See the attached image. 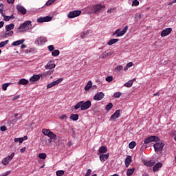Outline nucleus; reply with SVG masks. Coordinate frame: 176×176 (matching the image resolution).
<instances>
[{
  "label": "nucleus",
  "instance_id": "obj_1",
  "mask_svg": "<svg viewBox=\"0 0 176 176\" xmlns=\"http://www.w3.org/2000/svg\"><path fill=\"white\" fill-rule=\"evenodd\" d=\"M91 107V101L87 100L86 102L82 100L79 102H78L75 106H74V109L77 110L80 108L81 111H86L87 109H89Z\"/></svg>",
  "mask_w": 176,
  "mask_h": 176
},
{
  "label": "nucleus",
  "instance_id": "obj_2",
  "mask_svg": "<svg viewBox=\"0 0 176 176\" xmlns=\"http://www.w3.org/2000/svg\"><path fill=\"white\" fill-rule=\"evenodd\" d=\"M32 22L31 21H26L23 23L21 24V25L17 29V32H25L30 30V27L32 25Z\"/></svg>",
  "mask_w": 176,
  "mask_h": 176
},
{
  "label": "nucleus",
  "instance_id": "obj_3",
  "mask_svg": "<svg viewBox=\"0 0 176 176\" xmlns=\"http://www.w3.org/2000/svg\"><path fill=\"white\" fill-rule=\"evenodd\" d=\"M41 132L43 133V134H44V135H47V137L51 138V140H56V138H57V135L53 132L50 131V130L49 129H43Z\"/></svg>",
  "mask_w": 176,
  "mask_h": 176
},
{
  "label": "nucleus",
  "instance_id": "obj_4",
  "mask_svg": "<svg viewBox=\"0 0 176 176\" xmlns=\"http://www.w3.org/2000/svg\"><path fill=\"white\" fill-rule=\"evenodd\" d=\"M160 138L158 136H150L144 139V144H151V142H159Z\"/></svg>",
  "mask_w": 176,
  "mask_h": 176
},
{
  "label": "nucleus",
  "instance_id": "obj_5",
  "mask_svg": "<svg viewBox=\"0 0 176 176\" xmlns=\"http://www.w3.org/2000/svg\"><path fill=\"white\" fill-rule=\"evenodd\" d=\"M13 157H14V153H12L10 155L7 156L4 159H3L1 162L2 164H3V166H8V164H9Z\"/></svg>",
  "mask_w": 176,
  "mask_h": 176
},
{
  "label": "nucleus",
  "instance_id": "obj_6",
  "mask_svg": "<svg viewBox=\"0 0 176 176\" xmlns=\"http://www.w3.org/2000/svg\"><path fill=\"white\" fill-rule=\"evenodd\" d=\"M102 8H105V6L101 4H98L92 6L91 10H92V13H95V14H98V13H100V10H101Z\"/></svg>",
  "mask_w": 176,
  "mask_h": 176
},
{
  "label": "nucleus",
  "instance_id": "obj_7",
  "mask_svg": "<svg viewBox=\"0 0 176 176\" xmlns=\"http://www.w3.org/2000/svg\"><path fill=\"white\" fill-rule=\"evenodd\" d=\"M81 14H82V11L80 10H74L70 12L68 14L67 17H69V19H75V17H78V16H80Z\"/></svg>",
  "mask_w": 176,
  "mask_h": 176
},
{
  "label": "nucleus",
  "instance_id": "obj_8",
  "mask_svg": "<svg viewBox=\"0 0 176 176\" xmlns=\"http://www.w3.org/2000/svg\"><path fill=\"white\" fill-rule=\"evenodd\" d=\"M52 16H49L45 17L40 16L37 19V23H47L49 21H52Z\"/></svg>",
  "mask_w": 176,
  "mask_h": 176
},
{
  "label": "nucleus",
  "instance_id": "obj_9",
  "mask_svg": "<svg viewBox=\"0 0 176 176\" xmlns=\"http://www.w3.org/2000/svg\"><path fill=\"white\" fill-rule=\"evenodd\" d=\"M154 149L155 152H160V151H163V148H164V144L163 143H156L153 145Z\"/></svg>",
  "mask_w": 176,
  "mask_h": 176
},
{
  "label": "nucleus",
  "instance_id": "obj_10",
  "mask_svg": "<svg viewBox=\"0 0 176 176\" xmlns=\"http://www.w3.org/2000/svg\"><path fill=\"white\" fill-rule=\"evenodd\" d=\"M104 97H105V94L102 92H98L94 96V100L95 101H101Z\"/></svg>",
  "mask_w": 176,
  "mask_h": 176
},
{
  "label": "nucleus",
  "instance_id": "obj_11",
  "mask_svg": "<svg viewBox=\"0 0 176 176\" xmlns=\"http://www.w3.org/2000/svg\"><path fill=\"white\" fill-rule=\"evenodd\" d=\"M42 76H43V74L33 75L29 80L30 83H34V82H37V80H39Z\"/></svg>",
  "mask_w": 176,
  "mask_h": 176
},
{
  "label": "nucleus",
  "instance_id": "obj_12",
  "mask_svg": "<svg viewBox=\"0 0 176 176\" xmlns=\"http://www.w3.org/2000/svg\"><path fill=\"white\" fill-rule=\"evenodd\" d=\"M172 31L173 29L171 28H166L161 32V36H167L168 35H170V34H171Z\"/></svg>",
  "mask_w": 176,
  "mask_h": 176
},
{
  "label": "nucleus",
  "instance_id": "obj_13",
  "mask_svg": "<svg viewBox=\"0 0 176 176\" xmlns=\"http://www.w3.org/2000/svg\"><path fill=\"white\" fill-rule=\"evenodd\" d=\"M45 69H53V68H56V64H54V61L50 60L45 66Z\"/></svg>",
  "mask_w": 176,
  "mask_h": 176
},
{
  "label": "nucleus",
  "instance_id": "obj_14",
  "mask_svg": "<svg viewBox=\"0 0 176 176\" xmlns=\"http://www.w3.org/2000/svg\"><path fill=\"white\" fill-rule=\"evenodd\" d=\"M16 8L17 12H19V13H21V14H26L27 10L25 9V8L23 7L22 6L17 5Z\"/></svg>",
  "mask_w": 176,
  "mask_h": 176
},
{
  "label": "nucleus",
  "instance_id": "obj_15",
  "mask_svg": "<svg viewBox=\"0 0 176 176\" xmlns=\"http://www.w3.org/2000/svg\"><path fill=\"white\" fill-rule=\"evenodd\" d=\"M127 30H129V26H125L123 30L122 31H120V32H118L116 34V38H119L120 36H123V35H124V34H126L127 32Z\"/></svg>",
  "mask_w": 176,
  "mask_h": 176
},
{
  "label": "nucleus",
  "instance_id": "obj_16",
  "mask_svg": "<svg viewBox=\"0 0 176 176\" xmlns=\"http://www.w3.org/2000/svg\"><path fill=\"white\" fill-rule=\"evenodd\" d=\"M120 116V110H116L115 113L111 116L110 120H115Z\"/></svg>",
  "mask_w": 176,
  "mask_h": 176
},
{
  "label": "nucleus",
  "instance_id": "obj_17",
  "mask_svg": "<svg viewBox=\"0 0 176 176\" xmlns=\"http://www.w3.org/2000/svg\"><path fill=\"white\" fill-rule=\"evenodd\" d=\"M162 167H163V164H162V162H158L154 165L153 170L154 173H156V171H159V168H162Z\"/></svg>",
  "mask_w": 176,
  "mask_h": 176
},
{
  "label": "nucleus",
  "instance_id": "obj_18",
  "mask_svg": "<svg viewBox=\"0 0 176 176\" xmlns=\"http://www.w3.org/2000/svg\"><path fill=\"white\" fill-rule=\"evenodd\" d=\"M132 159L133 157H131V156L130 155H127L125 160H124V163H125V166L126 167H129V166H130V164L132 162Z\"/></svg>",
  "mask_w": 176,
  "mask_h": 176
},
{
  "label": "nucleus",
  "instance_id": "obj_19",
  "mask_svg": "<svg viewBox=\"0 0 176 176\" xmlns=\"http://www.w3.org/2000/svg\"><path fill=\"white\" fill-rule=\"evenodd\" d=\"M36 42L38 45H43V43L47 42V40L46 38L41 36L36 39Z\"/></svg>",
  "mask_w": 176,
  "mask_h": 176
},
{
  "label": "nucleus",
  "instance_id": "obj_20",
  "mask_svg": "<svg viewBox=\"0 0 176 176\" xmlns=\"http://www.w3.org/2000/svg\"><path fill=\"white\" fill-rule=\"evenodd\" d=\"M108 157H109V153L102 154L99 157L100 162H106V160H108Z\"/></svg>",
  "mask_w": 176,
  "mask_h": 176
},
{
  "label": "nucleus",
  "instance_id": "obj_21",
  "mask_svg": "<svg viewBox=\"0 0 176 176\" xmlns=\"http://www.w3.org/2000/svg\"><path fill=\"white\" fill-rule=\"evenodd\" d=\"M25 41V39L18 40L16 41H14L12 43V46H19V45H23V43H24Z\"/></svg>",
  "mask_w": 176,
  "mask_h": 176
},
{
  "label": "nucleus",
  "instance_id": "obj_22",
  "mask_svg": "<svg viewBox=\"0 0 176 176\" xmlns=\"http://www.w3.org/2000/svg\"><path fill=\"white\" fill-rule=\"evenodd\" d=\"M108 152V148L105 146H102L100 147L98 153H107Z\"/></svg>",
  "mask_w": 176,
  "mask_h": 176
},
{
  "label": "nucleus",
  "instance_id": "obj_23",
  "mask_svg": "<svg viewBox=\"0 0 176 176\" xmlns=\"http://www.w3.org/2000/svg\"><path fill=\"white\" fill-rule=\"evenodd\" d=\"M119 42V39L118 38H111L109 41V42L107 43V45H109V46H112V45H115V43Z\"/></svg>",
  "mask_w": 176,
  "mask_h": 176
},
{
  "label": "nucleus",
  "instance_id": "obj_24",
  "mask_svg": "<svg viewBox=\"0 0 176 176\" xmlns=\"http://www.w3.org/2000/svg\"><path fill=\"white\" fill-rule=\"evenodd\" d=\"M155 160H151L148 162H144V166H146L147 167H151L152 166H155Z\"/></svg>",
  "mask_w": 176,
  "mask_h": 176
},
{
  "label": "nucleus",
  "instance_id": "obj_25",
  "mask_svg": "<svg viewBox=\"0 0 176 176\" xmlns=\"http://www.w3.org/2000/svg\"><path fill=\"white\" fill-rule=\"evenodd\" d=\"M93 86V82H91V80H89L86 86L85 87V91H87L88 90H90Z\"/></svg>",
  "mask_w": 176,
  "mask_h": 176
},
{
  "label": "nucleus",
  "instance_id": "obj_26",
  "mask_svg": "<svg viewBox=\"0 0 176 176\" xmlns=\"http://www.w3.org/2000/svg\"><path fill=\"white\" fill-rule=\"evenodd\" d=\"M14 23H11V24L7 25L6 26V30L7 32H9V31H10L12 30H14Z\"/></svg>",
  "mask_w": 176,
  "mask_h": 176
},
{
  "label": "nucleus",
  "instance_id": "obj_27",
  "mask_svg": "<svg viewBox=\"0 0 176 176\" xmlns=\"http://www.w3.org/2000/svg\"><path fill=\"white\" fill-rule=\"evenodd\" d=\"M70 119L72 120H74V122H76L78 119H79V114H72L70 115Z\"/></svg>",
  "mask_w": 176,
  "mask_h": 176
},
{
  "label": "nucleus",
  "instance_id": "obj_28",
  "mask_svg": "<svg viewBox=\"0 0 176 176\" xmlns=\"http://www.w3.org/2000/svg\"><path fill=\"white\" fill-rule=\"evenodd\" d=\"M135 171V168H129L126 171V175L131 176L132 174H134Z\"/></svg>",
  "mask_w": 176,
  "mask_h": 176
},
{
  "label": "nucleus",
  "instance_id": "obj_29",
  "mask_svg": "<svg viewBox=\"0 0 176 176\" xmlns=\"http://www.w3.org/2000/svg\"><path fill=\"white\" fill-rule=\"evenodd\" d=\"M29 81L25 78H22L19 81V85H28Z\"/></svg>",
  "mask_w": 176,
  "mask_h": 176
},
{
  "label": "nucleus",
  "instance_id": "obj_30",
  "mask_svg": "<svg viewBox=\"0 0 176 176\" xmlns=\"http://www.w3.org/2000/svg\"><path fill=\"white\" fill-rule=\"evenodd\" d=\"M14 19V16L12 14L11 16H4L3 19L4 21H9L10 20H13Z\"/></svg>",
  "mask_w": 176,
  "mask_h": 176
},
{
  "label": "nucleus",
  "instance_id": "obj_31",
  "mask_svg": "<svg viewBox=\"0 0 176 176\" xmlns=\"http://www.w3.org/2000/svg\"><path fill=\"white\" fill-rule=\"evenodd\" d=\"M53 72H54V70H48V71L44 72L43 74H42L41 75H43V76H45V78H46V76H49L50 75H52V74H53Z\"/></svg>",
  "mask_w": 176,
  "mask_h": 176
},
{
  "label": "nucleus",
  "instance_id": "obj_32",
  "mask_svg": "<svg viewBox=\"0 0 176 176\" xmlns=\"http://www.w3.org/2000/svg\"><path fill=\"white\" fill-rule=\"evenodd\" d=\"M52 56H53V57H57L58 56H60V50H55L52 51Z\"/></svg>",
  "mask_w": 176,
  "mask_h": 176
},
{
  "label": "nucleus",
  "instance_id": "obj_33",
  "mask_svg": "<svg viewBox=\"0 0 176 176\" xmlns=\"http://www.w3.org/2000/svg\"><path fill=\"white\" fill-rule=\"evenodd\" d=\"M137 145V143L134 141H132L129 144V149H134L135 148V146Z\"/></svg>",
  "mask_w": 176,
  "mask_h": 176
},
{
  "label": "nucleus",
  "instance_id": "obj_34",
  "mask_svg": "<svg viewBox=\"0 0 176 176\" xmlns=\"http://www.w3.org/2000/svg\"><path fill=\"white\" fill-rule=\"evenodd\" d=\"M63 80V78H58V80L52 82L54 86H57V85H60V83Z\"/></svg>",
  "mask_w": 176,
  "mask_h": 176
},
{
  "label": "nucleus",
  "instance_id": "obj_35",
  "mask_svg": "<svg viewBox=\"0 0 176 176\" xmlns=\"http://www.w3.org/2000/svg\"><path fill=\"white\" fill-rule=\"evenodd\" d=\"M9 43V40H6L5 41H1L0 43V47H3Z\"/></svg>",
  "mask_w": 176,
  "mask_h": 176
},
{
  "label": "nucleus",
  "instance_id": "obj_36",
  "mask_svg": "<svg viewBox=\"0 0 176 176\" xmlns=\"http://www.w3.org/2000/svg\"><path fill=\"white\" fill-rule=\"evenodd\" d=\"M10 85V83L3 84L2 90H3V91H6V90H8V87H9Z\"/></svg>",
  "mask_w": 176,
  "mask_h": 176
},
{
  "label": "nucleus",
  "instance_id": "obj_37",
  "mask_svg": "<svg viewBox=\"0 0 176 176\" xmlns=\"http://www.w3.org/2000/svg\"><path fill=\"white\" fill-rule=\"evenodd\" d=\"M113 108V104L109 103L107 105H106L105 109L106 111H110V109H112Z\"/></svg>",
  "mask_w": 176,
  "mask_h": 176
},
{
  "label": "nucleus",
  "instance_id": "obj_38",
  "mask_svg": "<svg viewBox=\"0 0 176 176\" xmlns=\"http://www.w3.org/2000/svg\"><path fill=\"white\" fill-rule=\"evenodd\" d=\"M122 70H123V66L122 65H118L115 68L116 72H120V71H122Z\"/></svg>",
  "mask_w": 176,
  "mask_h": 176
},
{
  "label": "nucleus",
  "instance_id": "obj_39",
  "mask_svg": "<svg viewBox=\"0 0 176 176\" xmlns=\"http://www.w3.org/2000/svg\"><path fill=\"white\" fill-rule=\"evenodd\" d=\"M56 174L57 176H63L64 174H65V172L64 170H57Z\"/></svg>",
  "mask_w": 176,
  "mask_h": 176
},
{
  "label": "nucleus",
  "instance_id": "obj_40",
  "mask_svg": "<svg viewBox=\"0 0 176 176\" xmlns=\"http://www.w3.org/2000/svg\"><path fill=\"white\" fill-rule=\"evenodd\" d=\"M125 87H131L133 86V80H129L124 84Z\"/></svg>",
  "mask_w": 176,
  "mask_h": 176
},
{
  "label": "nucleus",
  "instance_id": "obj_41",
  "mask_svg": "<svg viewBox=\"0 0 176 176\" xmlns=\"http://www.w3.org/2000/svg\"><path fill=\"white\" fill-rule=\"evenodd\" d=\"M57 0H48L47 2L45 3V6H50L52 3H54Z\"/></svg>",
  "mask_w": 176,
  "mask_h": 176
},
{
  "label": "nucleus",
  "instance_id": "obj_42",
  "mask_svg": "<svg viewBox=\"0 0 176 176\" xmlns=\"http://www.w3.org/2000/svg\"><path fill=\"white\" fill-rule=\"evenodd\" d=\"M13 35V31H10L8 32L5 33V38H7V36H12Z\"/></svg>",
  "mask_w": 176,
  "mask_h": 176
},
{
  "label": "nucleus",
  "instance_id": "obj_43",
  "mask_svg": "<svg viewBox=\"0 0 176 176\" xmlns=\"http://www.w3.org/2000/svg\"><path fill=\"white\" fill-rule=\"evenodd\" d=\"M38 157L39 159H43V160L46 159V153H40L38 155Z\"/></svg>",
  "mask_w": 176,
  "mask_h": 176
},
{
  "label": "nucleus",
  "instance_id": "obj_44",
  "mask_svg": "<svg viewBox=\"0 0 176 176\" xmlns=\"http://www.w3.org/2000/svg\"><path fill=\"white\" fill-rule=\"evenodd\" d=\"M140 5V1L138 0H133L132 3V6H138Z\"/></svg>",
  "mask_w": 176,
  "mask_h": 176
},
{
  "label": "nucleus",
  "instance_id": "obj_45",
  "mask_svg": "<svg viewBox=\"0 0 176 176\" xmlns=\"http://www.w3.org/2000/svg\"><path fill=\"white\" fill-rule=\"evenodd\" d=\"M120 96H122V93H120V92H116V93H114V95H113L115 98H119V97H120Z\"/></svg>",
  "mask_w": 176,
  "mask_h": 176
},
{
  "label": "nucleus",
  "instance_id": "obj_46",
  "mask_svg": "<svg viewBox=\"0 0 176 176\" xmlns=\"http://www.w3.org/2000/svg\"><path fill=\"white\" fill-rule=\"evenodd\" d=\"M48 50L50 52H54V45H49L48 46Z\"/></svg>",
  "mask_w": 176,
  "mask_h": 176
},
{
  "label": "nucleus",
  "instance_id": "obj_47",
  "mask_svg": "<svg viewBox=\"0 0 176 176\" xmlns=\"http://www.w3.org/2000/svg\"><path fill=\"white\" fill-rule=\"evenodd\" d=\"M112 80H113V77H112V76H107L106 78L107 82H112Z\"/></svg>",
  "mask_w": 176,
  "mask_h": 176
},
{
  "label": "nucleus",
  "instance_id": "obj_48",
  "mask_svg": "<svg viewBox=\"0 0 176 176\" xmlns=\"http://www.w3.org/2000/svg\"><path fill=\"white\" fill-rule=\"evenodd\" d=\"M90 175H91V169H88L85 176H90Z\"/></svg>",
  "mask_w": 176,
  "mask_h": 176
},
{
  "label": "nucleus",
  "instance_id": "obj_49",
  "mask_svg": "<svg viewBox=\"0 0 176 176\" xmlns=\"http://www.w3.org/2000/svg\"><path fill=\"white\" fill-rule=\"evenodd\" d=\"M90 175H91V169H88L85 176H90Z\"/></svg>",
  "mask_w": 176,
  "mask_h": 176
},
{
  "label": "nucleus",
  "instance_id": "obj_50",
  "mask_svg": "<svg viewBox=\"0 0 176 176\" xmlns=\"http://www.w3.org/2000/svg\"><path fill=\"white\" fill-rule=\"evenodd\" d=\"M90 175H91V169H88L85 176H90Z\"/></svg>",
  "mask_w": 176,
  "mask_h": 176
},
{
  "label": "nucleus",
  "instance_id": "obj_51",
  "mask_svg": "<svg viewBox=\"0 0 176 176\" xmlns=\"http://www.w3.org/2000/svg\"><path fill=\"white\" fill-rule=\"evenodd\" d=\"M54 86V85L53 84V82H52L47 85V89H52V87H53Z\"/></svg>",
  "mask_w": 176,
  "mask_h": 176
},
{
  "label": "nucleus",
  "instance_id": "obj_52",
  "mask_svg": "<svg viewBox=\"0 0 176 176\" xmlns=\"http://www.w3.org/2000/svg\"><path fill=\"white\" fill-rule=\"evenodd\" d=\"M9 174H10V170H8V171L6 172L5 173H2L1 175H0V176H8V175H9Z\"/></svg>",
  "mask_w": 176,
  "mask_h": 176
},
{
  "label": "nucleus",
  "instance_id": "obj_53",
  "mask_svg": "<svg viewBox=\"0 0 176 176\" xmlns=\"http://www.w3.org/2000/svg\"><path fill=\"white\" fill-rule=\"evenodd\" d=\"M109 56H112V52H104V57H108Z\"/></svg>",
  "mask_w": 176,
  "mask_h": 176
},
{
  "label": "nucleus",
  "instance_id": "obj_54",
  "mask_svg": "<svg viewBox=\"0 0 176 176\" xmlns=\"http://www.w3.org/2000/svg\"><path fill=\"white\" fill-rule=\"evenodd\" d=\"M133 65H134V63H133V62H130L126 66L129 67V68H131V67H133Z\"/></svg>",
  "mask_w": 176,
  "mask_h": 176
},
{
  "label": "nucleus",
  "instance_id": "obj_55",
  "mask_svg": "<svg viewBox=\"0 0 176 176\" xmlns=\"http://www.w3.org/2000/svg\"><path fill=\"white\" fill-rule=\"evenodd\" d=\"M120 31V29H117V30L114 32V33L113 34V36H115V35H118V34H119Z\"/></svg>",
  "mask_w": 176,
  "mask_h": 176
},
{
  "label": "nucleus",
  "instance_id": "obj_56",
  "mask_svg": "<svg viewBox=\"0 0 176 176\" xmlns=\"http://www.w3.org/2000/svg\"><path fill=\"white\" fill-rule=\"evenodd\" d=\"M60 119H63V120H67V119H68V116H67V115H63V116H61L60 117Z\"/></svg>",
  "mask_w": 176,
  "mask_h": 176
},
{
  "label": "nucleus",
  "instance_id": "obj_57",
  "mask_svg": "<svg viewBox=\"0 0 176 176\" xmlns=\"http://www.w3.org/2000/svg\"><path fill=\"white\" fill-rule=\"evenodd\" d=\"M23 141H24V139H23V138H18V142H19V144H22Z\"/></svg>",
  "mask_w": 176,
  "mask_h": 176
},
{
  "label": "nucleus",
  "instance_id": "obj_58",
  "mask_svg": "<svg viewBox=\"0 0 176 176\" xmlns=\"http://www.w3.org/2000/svg\"><path fill=\"white\" fill-rule=\"evenodd\" d=\"M0 129L1 131H6V126H2L0 127Z\"/></svg>",
  "mask_w": 176,
  "mask_h": 176
},
{
  "label": "nucleus",
  "instance_id": "obj_59",
  "mask_svg": "<svg viewBox=\"0 0 176 176\" xmlns=\"http://www.w3.org/2000/svg\"><path fill=\"white\" fill-rule=\"evenodd\" d=\"M8 3H12V5H13V3H14V0H7Z\"/></svg>",
  "mask_w": 176,
  "mask_h": 176
},
{
  "label": "nucleus",
  "instance_id": "obj_60",
  "mask_svg": "<svg viewBox=\"0 0 176 176\" xmlns=\"http://www.w3.org/2000/svg\"><path fill=\"white\" fill-rule=\"evenodd\" d=\"M4 24H5V23L3 21H0V28H2V27H3Z\"/></svg>",
  "mask_w": 176,
  "mask_h": 176
},
{
  "label": "nucleus",
  "instance_id": "obj_61",
  "mask_svg": "<svg viewBox=\"0 0 176 176\" xmlns=\"http://www.w3.org/2000/svg\"><path fill=\"white\" fill-rule=\"evenodd\" d=\"M25 47H27V45H25V44L22 43V45L21 46V49H25Z\"/></svg>",
  "mask_w": 176,
  "mask_h": 176
},
{
  "label": "nucleus",
  "instance_id": "obj_62",
  "mask_svg": "<svg viewBox=\"0 0 176 176\" xmlns=\"http://www.w3.org/2000/svg\"><path fill=\"white\" fill-rule=\"evenodd\" d=\"M17 98H20V96L19 95H18V96H15L14 98H13V100H17Z\"/></svg>",
  "mask_w": 176,
  "mask_h": 176
},
{
  "label": "nucleus",
  "instance_id": "obj_63",
  "mask_svg": "<svg viewBox=\"0 0 176 176\" xmlns=\"http://www.w3.org/2000/svg\"><path fill=\"white\" fill-rule=\"evenodd\" d=\"M25 149H26L25 147L22 148L21 149V153H24Z\"/></svg>",
  "mask_w": 176,
  "mask_h": 176
},
{
  "label": "nucleus",
  "instance_id": "obj_64",
  "mask_svg": "<svg viewBox=\"0 0 176 176\" xmlns=\"http://www.w3.org/2000/svg\"><path fill=\"white\" fill-rule=\"evenodd\" d=\"M159 96H160V93H159V92L154 94V97H156V96L159 97Z\"/></svg>",
  "mask_w": 176,
  "mask_h": 176
}]
</instances>
